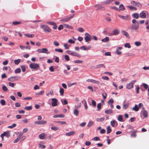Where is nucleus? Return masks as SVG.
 Returning <instances> with one entry per match:
<instances>
[{"label":"nucleus","instance_id":"nucleus-1","mask_svg":"<svg viewBox=\"0 0 149 149\" xmlns=\"http://www.w3.org/2000/svg\"><path fill=\"white\" fill-rule=\"evenodd\" d=\"M40 27L43 30V31L45 32H50L51 29L46 25H42L40 26Z\"/></svg>","mask_w":149,"mask_h":149},{"label":"nucleus","instance_id":"nucleus-2","mask_svg":"<svg viewBox=\"0 0 149 149\" xmlns=\"http://www.w3.org/2000/svg\"><path fill=\"white\" fill-rule=\"evenodd\" d=\"M66 52H67L68 54L72 56H76L78 57H81V56L79 54L74 51L67 50Z\"/></svg>","mask_w":149,"mask_h":149},{"label":"nucleus","instance_id":"nucleus-3","mask_svg":"<svg viewBox=\"0 0 149 149\" xmlns=\"http://www.w3.org/2000/svg\"><path fill=\"white\" fill-rule=\"evenodd\" d=\"M85 37H84V39L85 42H86L90 41L92 39V37L91 36L87 33L85 34Z\"/></svg>","mask_w":149,"mask_h":149},{"label":"nucleus","instance_id":"nucleus-4","mask_svg":"<svg viewBox=\"0 0 149 149\" xmlns=\"http://www.w3.org/2000/svg\"><path fill=\"white\" fill-rule=\"evenodd\" d=\"M136 82V80H132L130 82L127 84L126 85V88L129 89H130L133 87V86L135 83Z\"/></svg>","mask_w":149,"mask_h":149},{"label":"nucleus","instance_id":"nucleus-5","mask_svg":"<svg viewBox=\"0 0 149 149\" xmlns=\"http://www.w3.org/2000/svg\"><path fill=\"white\" fill-rule=\"evenodd\" d=\"M39 65L37 63H32L29 65L30 68L31 69H34L35 70H37V68L39 67Z\"/></svg>","mask_w":149,"mask_h":149},{"label":"nucleus","instance_id":"nucleus-6","mask_svg":"<svg viewBox=\"0 0 149 149\" xmlns=\"http://www.w3.org/2000/svg\"><path fill=\"white\" fill-rule=\"evenodd\" d=\"M131 3L133 6H136L139 7V8H141L142 6L139 3L137 2L134 1H131Z\"/></svg>","mask_w":149,"mask_h":149},{"label":"nucleus","instance_id":"nucleus-7","mask_svg":"<svg viewBox=\"0 0 149 149\" xmlns=\"http://www.w3.org/2000/svg\"><path fill=\"white\" fill-rule=\"evenodd\" d=\"M74 14H73L72 16H71L67 17L66 18H65L64 19H61L60 20V21L61 22H67L69 21L70 20V19L74 17Z\"/></svg>","mask_w":149,"mask_h":149},{"label":"nucleus","instance_id":"nucleus-8","mask_svg":"<svg viewBox=\"0 0 149 149\" xmlns=\"http://www.w3.org/2000/svg\"><path fill=\"white\" fill-rule=\"evenodd\" d=\"M139 23L137 22V24H134L132 25L131 29L132 30H136L139 29Z\"/></svg>","mask_w":149,"mask_h":149},{"label":"nucleus","instance_id":"nucleus-9","mask_svg":"<svg viewBox=\"0 0 149 149\" xmlns=\"http://www.w3.org/2000/svg\"><path fill=\"white\" fill-rule=\"evenodd\" d=\"M52 105L53 107H55L57 105V102H58L57 99L55 98H52Z\"/></svg>","mask_w":149,"mask_h":149},{"label":"nucleus","instance_id":"nucleus-10","mask_svg":"<svg viewBox=\"0 0 149 149\" xmlns=\"http://www.w3.org/2000/svg\"><path fill=\"white\" fill-rule=\"evenodd\" d=\"M47 122L45 120H41L39 121H36L34 122L35 124L39 125H42L45 124Z\"/></svg>","mask_w":149,"mask_h":149},{"label":"nucleus","instance_id":"nucleus-11","mask_svg":"<svg viewBox=\"0 0 149 149\" xmlns=\"http://www.w3.org/2000/svg\"><path fill=\"white\" fill-rule=\"evenodd\" d=\"M111 125L113 127H116L117 126V122L115 120H113L111 122Z\"/></svg>","mask_w":149,"mask_h":149},{"label":"nucleus","instance_id":"nucleus-12","mask_svg":"<svg viewBox=\"0 0 149 149\" xmlns=\"http://www.w3.org/2000/svg\"><path fill=\"white\" fill-rule=\"evenodd\" d=\"M17 76H13L9 78L8 80V81H10L14 82L16 80H17L18 79H16V78L17 77Z\"/></svg>","mask_w":149,"mask_h":149},{"label":"nucleus","instance_id":"nucleus-13","mask_svg":"<svg viewBox=\"0 0 149 149\" xmlns=\"http://www.w3.org/2000/svg\"><path fill=\"white\" fill-rule=\"evenodd\" d=\"M93 67L94 68V69H96L102 67H104V68H105V66L104 64H102L97 65Z\"/></svg>","mask_w":149,"mask_h":149},{"label":"nucleus","instance_id":"nucleus-14","mask_svg":"<svg viewBox=\"0 0 149 149\" xmlns=\"http://www.w3.org/2000/svg\"><path fill=\"white\" fill-rule=\"evenodd\" d=\"M142 85L143 86L144 88L145 89H147L148 88V95H149V86H148V85L145 83H143Z\"/></svg>","mask_w":149,"mask_h":149},{"label":"nucleus","instance_id":"nucleus-15","mask_svg":"<svg viewBox=\"0 0 149 149\" xmlns=\"http://www.w3.org/2000/svg\"><path fill=\"white\" fill-rule=\"evenodd\" d=\"M143 110L141 111V112L142 113L143 116L146 118L148 116V112L147 111L145 110H143L144 109V108H143Z\"/></svg>","mask_w":149,"mask_h":149},{"label":"nucleus","instance_id":"nucleus-16","mask_svg":"<svg viewBox=\"0 0 149 149\" xmlns=\"http://www.w3.org/2000/svg\"><path fill=\"white\" fill-rule=\"evenodd\" d=\"M120 33L119 30L118 29H116L113 30V33L114 36H116L118 35Z\"/></svg>","mask_w":149,"mask_h":149},{"label":"nucleus","instance_id":"nucleus-17","mask_svg":"<svg viewBox=\"0 0 149 149\" xmlns=\"http://www.w3.org/2000/svg\"><path fill=\"white\" fill-rule=\"evenodd\" d=\"M22 134L21 133L19 134V135L17 136V138L14 141V143H16L20 139L21 137L22 136Z\"/></svg>","mask_w":149,"mask_h":149},{"label":"nucleus","instance_id":"nucleus-18","mask_svg":"<svg viewBox=\"0 0 149 149\" xmlns=\"http://www.w3.org/2000/svg\"><path fill=\"white\" fill-rule=\"evenodd\" d=\"M121 33L122 34L125 35L127 38H129L130 37L128 33L126 31L124 30L122 31Z\"/></svg>","mask_w":149,"mask_h":149},{"label":"nucleus","instance_id":"nucleus-19","mask_svg":"<svg viewBox=\"0 0 149 149\" xmlns=\"http://www.w3.org/2000/svg\"><path fill=\"white\" fill-rule=\"evenodd\" d=\"M140 17L143 18H145L146 17V13L143 11H142L140 14Z\"/></svg>","mask_w":149,"mask_h":149},{"label":"nucleus","instance_id":"nucleus-20","mask_svg":"<svg viewBox=\"0 0 149 149\" xmlns=\"http://www.w3.org/2000/svg\"><path fill=\"white\" fill-rule=\"evenodd\" d=\"M127 7L131 11H132L133 10H137V8L136 7L132 6H127Z\"/></svg>","mask_w":149,"mask_h":149},{"label":"nucleus","instance_id":"nucleus-21","mask_svg":"<svg viewBox=\"0 0 149 149\" xmlns=\"http://www.w3.org/2000/svg\"><path fill=\"white\" fill-rule=\"evenodd\" d=\"M75 134V132L74 131H70L68 133H67L65 135L67 136H70L74 135Z\"/></svg>","mask_w":149,"mask_h":149},{"label":"nucleus","instance_id":"nucleus-22","mask_svg":"<svg viewBox=\"0 0 149 149\" xmlns=\"http://www.w3.org/2000/svg\"><path fill=\"white\" fill-rule=\"evenodd\" d=\"M74 114L76 116H78L79 113V111L77 109H75L74 110Z\"/></svg>","mask_w":149,"mask_h":149},{"label":"nucleus","instance_id":"nucleus-23","mask_svg":"<svg viewBox=\"0 0 149 149\" xmlns=\"http://www.w3.org/2000/svg\"><path fill=\"white\" fill-rule=\"evenodd\" d=\"M114 0H107L106 1L103 2L102 3L104 5L110 3Z\"/></svg>","mask_w":149,"mask_h":149},{"label":"nucleus","instance_id":"nucleus-24","mask_svg":"<svg viewBox=\"0 0 149 149\" xmlns=\"http://www.w3.org/2000/svg\"><path fill=\"white\" fill-rule=\"evenodd\" d=\"M4 136H6L7 138H9L10 136V132L9 131L4 132Z\"/></svg>","mask_w":149,"mask_h":149},{"label":"nucleus","instance_id":"nucleus-25","mask_svg":"<svg viewBox=\"0 0 149 149\" xmlns=\"http://www.w3.org/2000/svg\"><path fill=\"white\" fill-rule=\"evenodd\" d=\"M113 112V110L112 109L106 110L105 111V113L107 114L112 113Z\"/></svg>","mask_w":149,"mask_h":149},{"label":"nucleus","instance_id":"nucleus-26","mask_svg":"<svg viewBox=\"0 0 149 149\" xmlns=\"http://www.w3.org/2000/svg\"><path fill=\"white\" fill-rule=\"evenodd\" d=\"M45 133H43L40 134L39 135V138L41 139H44L45 138Z\"/></svg>","mask_w":149,"mask_h":149},{"label":"nucleus","instance_id":"nucleus-27","mask_svg":"<svg viewBox=\"0 0 149 149\" xmlns=\"http://www.w3.org/2000/svg\"><path fill=\"white\" fill-rule=\"evenodd\" d=\"M81 102L83 104H84L85 107V109H87L88 107H87V104H86V100H82L81 101Z\"/></svg>","mask_w":149,"mask_h":149},{"label":"nucleus","instance_id":"nucleus-28","mask_svg":"<svg viewBox=\"0 0 149 149\" xmlns=\"http://www.w3.org/2000/svg\"><path fill=\"white\" fill-rule=\"evenodd\" d=\"M109 38L108 37H106L105 38L101 39V41L104 42H107L109 40Z\"/></svg>","mask_w":149,"mask_h":149},{"label":"nucleus","instance_id":"nucleus-29","mask_svg":"<svg viewBox=\"0 0 149 149\" xmlns=\"http://www.w3.org/2000/svg\"><path fill=\"white\" fill-rule=\"evenodd\" d=\"M47 51L48 50L47 48H43L42 49V53H46L47 54H49V52Z\"/></svg>","mask_w":149,"mask_h":149},{"label":"nucleus","instance_id":"nucleus-30","mask_svg":"<svg viewBox=\"0 0 149 149\" xmlns=\"http://www.w3.org/2000/svg\"><path fill=\"white\" fill-rule=\"evenodd\" d=\"M107 133L108 134L110 133L112 131L111 127L110 126H108L107 128Z\"/></svg>","mask_w":149,"mask_h":149},{"label":"nucleus","instance_id":"nucleus-31","mask_svg":"<svg viewBox=\"0 0 149 149\" xmlns=\"http://www.w3.org/2000/svg\"><path fill=\"white\" fill-rule=\"evenodd\" d=\"M95 7H97V8L96 9V11H97L99 10L101 8L102 6L100 4H96L94 6Z\"/></svg>","mask_w":149,"mask_h":149},{"label":"nucleus","instance_id":"nucleus-32","mask_svg":"<svg viewBox=\"0 0 149 149\" xmlns=\"http://www.w3.org/2000/svg\"><path fill=\"white\" fill-rule=\"evenodd\" d=\"M118 16L120 18H122L123 19L127 20V17L121 15H118Z\"/></svg>","mask_w":149,"mask_h":149},{"label":"nucleus","instance_id":"nucleus-33","mask_svg":"<svg viewBox=\"0 0 149 149\" xmlns=\"http://www.w3.org/2000/svg\"><path fill=\"white\" fill-rule=\"evenodd\" d=\"M139 108L138 107L137 105L136 104L135 105L134 107L132 109L133 110H134L136 111H137L139 110Z\"/></svg>","mask_w":149,"mask_h":149},{"label":"nucleus","instance_id":"nucleus-34","mask_svg":"<svg viewBox=\"0 0 149 149\" xmlns=\"http://www.w3.org/2000/svg\"><path fill=\"white\" fill-rule=\"evenodd\" d=\"M64 26L65 27L68 28L70 29H73V28L72 27L70 26L68 24H64Z\"/></svg>","mask_w":149,"mask_h":149},{"label":"nucleus","instance_id":"nucleus-35","mask_svg":"<svg viewBox=\"0 0 149 149\" xmlns=\"http://www.w3.org/2000/svg\"><path fill=\"white\" fill-rule=\"evenodd\" d=\"M132 16L134 18L137 19L139 17V14L137 13H134L132 15Z\"/></svg>","mask_w":149,"mask_h":149},{"label":"nucleus","instance_id":"nucleus-36","mask_svg":"<svg viewBox=\"0 0 149 149\" xmlns=\"http://www.w3.org/2000/svg\"><path fill=\"white\" fill-rule=\"evenodd\" d=\"M120 9L118 11H120V10H125V8L123 6V5L122 4H120L119 6Z\"/></svg>","mask_w":149,"mask_h":149},{"label":"nucleus","instance_id":"nucleus-37","mask_svg":"<svg viewBox=\"0 0 149 149\" xmlns=\"http://www.w3.org/2000/svg\"><path fill=\"white\" fill-rule=\"evenodd\" d=\"M59 92L60 93V95L61 96L63 95L64 93V90L62 88H60L59 91Z\"/></svg>","mask_w":149,"mask_h":149},{"label":"nucleus","instance_id":"nucleus-38","mask_svg":"<svg viewBox=\"0 0 149 149\" xmlns=\"http://www.w3.org/2000/svg\"><path fill=\"white\" fill-rule=\"evenodd\" d=\"M24 36L29 38H33L35 36L33 34H24Z\"/></svg>","mask_w":149,"mask_h":149},{"label":"nucleus","instance_id":"nucleus-39","mask_svg":"<svg viewBox=\"0 0 149 149\" xmlns=\"http://www.w3.org/2000/svg\"><path fill=\"white\" fill-rule=\"evenodd\" d=\"M24 109L27 110H31L32 109V107L31 106H27L24 107Z\"/></svg>","mask_w":149,"mask_h":149},{"label":"nucleus","instance_id":"nucleus-40","mask_svg":"<svg viewBox=\"0 0 149 149\" xmlns=\"http://www.w3.org/2000/svg\"><path fill=\"white\" fill-rule=\"evenodd\" d=\"M61 101L63 105H66L68 104V102L66 100H63H63H61Z\"/></svg>","mask_w":149,"mask_h":149},{"label":"nucleus","instance_id":"nucleus-41","mask_svg":"<svg viewBox=\"0 0 149 149\" xmlns=\"http://www.w3.org/2000/svg\"><path fill=\"white\" fill-rule=\"evenodd\" d=\"M2 89L3 90L4 92H7L8 91V89L6 86H3L2 87Z\"/></svg>","mask_w":149,"mask_h":149},{"label":"nucleus","instance_id":"nucleus-42","mask_svg":"<svg viewBox=\"0 0 149 149\" xmlns=\"http://www.w3.org/2000/svg\"><path fill=\"white\" fill-rule=\"evenodd\" d=\"M73 62L75 63H81L83 62L82 61L79 60H75Z\"/></svg>","mask_w":149,"mask_h":149},{"label":"nucleus","instance_id":"nucleus-43","mask_svg":"<svg viewBox=\"0 0 149 149\" xmlns=\"http://www.w3.org/2000/svg\"><path fill=\"white\" fill-rule=\"evenodd\" d=\"M137 132V131L134 130L133 132V133L131 134V136L134 137H135L136 136V134H135L136 132Z\"/></svg>","mask_w":149,"mask_h":149},{"label":"nucleus","instance_id":"nucleus-44","mask_svg":"<svg viewBox=\"0 0 149 149\" xmlns=\"http://www.w3.org/2000/svg\"><path fill=\"white\" fill-rule=\"evenodd\" d=\"M20 62V60L19 59H17L14 61V63L16 65H18Z\"/></svg>","mask_w":149,"mask_h":149},{"label":"nucleus","instance_id":"nucleus-45","mask_svg":"<svg viewBox=\"0 0 149 149\" xmlns=\"http://www.w3.org/2000/svg\"><path fill=\"white\" fill-rule=\"evenodd\" d=\"M57 123L61 124L62 125L65 124H66V122L65 121H58L56 122Z\"/></svg>","mask_w":149,"mask_h":149},{"label":"nucleus","instance_id":"nucleus-46","mask_svg":"<svg viewBox=\"0 0 149 149\" xmlns=\"http://www.w3.org/2000/svg\"><path fill=\"white\" fill-rule=\"evenodd\" d=\"M123 119L122 116L121 115H119L118 118V120L121 122L123 121Z\"/></svg>","mask_w":149,"mask_h":149},{"label":"nucleus","instance_id":"nucleus-47","mask_svg":"<svg viewBox=\"0 0 149 149\" xmlns=\"http://www.w3.org/2000/svg\"><path fill=\"white\" fill-rule=\"evenodd\" d=\"M56 52H58L60 53H62L63 52V50L61 49H57L56 48L55 49Z\"/></svg>","mask_w":149,"mask_h":149},{"label":"nucleus","instance_id":"nucleus-48","mask_svg":"<svg viewBox=\"0 0 149 149\" xmlns=\"http://www.w3.org/2000/svg\"><path fill=\"white\" fill-rule=\"evenodd\" d=\"M16 126V124L15 123H13L12 125L9 126L8 127L9 128L12 129L14 127H15Z\"/></svg>","mask_w":149,"mask_h":149},{"label":"nucleus","instance_id":"nucleus-49","mask_svg":"<svg viewBox=\"0 0 149 149\" xmlns=\"http://www.w3.org/2000/svg\"><path fill=\"white\" fill-rule=\"evenodd\" d=\"M21 72V70L19 68L16 69L15 71V73H19Z\"/></svg>","mask_w":149,"mask_h":149},{"label":"nucleus","instance_id":"nucleus-50","mask_svg":"<svg viewBox=\"0 0 149 149\" xmlns=\"http://www.w3.org/2000/svg\"><path fill=\"white\" fill-rule=\"evenodd\" d=\"M93 83L95 84H100V82L98 81H97L93 79Z\"/></svg>","mask_w":149,"mask_h":149},{"label":"nucleus","instance_id":"nucleus-51","mask_svg":"<svg viewBox=\"0 0 149 149\" xmlns=\"http://www.w3.org/2000/svg\"><path fill=\"white\" fill-rule=\"evenodd\" d=\"M134 44L136 46H139L141 45V43L140 42L136 41L135 42Z\"/></svg>","mask_w":149,"mask_h":149},{"label":"nucleus","instance_id":"nucleus-52","mask_svg":"<svg viewBox=\"0 0 149 149\" xmlns=\"http://www.w3.org/2000/svg\"><path fill=\"white\" fill-rule=\"evenodd\" d=\"M113 99L111 98L110 99L109 101L108 102V104H113Z\"/></svg>","mask_w":149,"mask_h":149},{"label":"nucleus","instance_id":"nucleus-53","mask_svg":"<svg viewBox=\"0 0 149 149\" xmlns=\"http://www.w3.org/2000/svg\"><path fill=\"white\" fill-rule=\"evenodd\" d=\"M92 140L95 141H100V139L98 137H95L92 139Z\"/></svg>","mask_w":149,"mask_h":149},{"label":"nucleus","instance_id":"nucleus-54","mask_svg":"<svg viewBox=\"0 0 149 149\" xmlns=\"http://www.w3.org/2000/svg\"><path fill=\"white\" fill-rule=\"evenodd\" d=\"M124 46L125 47L130 48L131 47V46L129 43H126L125 44Z\"/></svg>","mask_w":149,"mask_h":149},{"label":"nucleus","instance_id":"nucleus-55","mask_svg":"<svg viewBox=\"0 0 149 149\" xmlns=\"http://www.w3.org/2000/svg\"><path fill=\"white\" fill-rule=\"evenodd\" d=\"M63 46L65 49H68L69 48V46H68L67 44L64 43Z\"/></svg>","mask_w":149,"mask_h":149},{"label":"nucleus","instance_id":"nucleus-56","mask_svg":"<svg viewBox=\"0 0 149 149\" xmlns=\"http://www.w3.org/2000/svg\"><path fill=\"white\" fill-rule=\"evenodd\" d=\"M0 103L2 105L5 104L6 102L4 100H1L0 101Z\"/></svg>","mask_w":149,"mask_h":149},{"label":"nucleus","instance_id":"nucleus-57","mask_svg":"<svg viewBox=\"0 0 149 149\" xmlns=\"http://www.w3.org/2000/svg\"><path fill=\"white\" fill-rule=\"evenodd\" d=\"M93 122L92 121L89 122L87 125L88 127H91L93 125Z\"/></svg>","mask_w":149,"mask_h":149},{"label":"nucleus","instance_id":"nucleus-58","mask_svg":"<svg viewBox=\"0 0 149 149\" xmlns=\"http://www.w3.org/2000/svg\"><path fill=\"white\" fill-rule=\"evenodd\" d=\"M101 104L100 103H99L97 104V108L98 109V110L99 111L101 108Z\"/></svg>","mask_w":149,"mask_h":149},{"label":"nucleus","instance_id":"nucleus-59","mask_svg":"<svg viewBox=\"0 0 149 149\" xmlns=\"http://www.w3.org/2000/svg\"><path fill=\"white\" fill-rule=\"evenodd\" d=\"M21 23V22H13V24L15 25H16L17 24H19Z\"/></svg>","mask_w":149,"mask_h":149},{"label":"nucleus","instance_id":"nucleus-60","mask_svg":"<svg viewBox=\"0 0 149 149\" xmlns=\"http://www.w3.org/2000/svg\"><path fill=\"white\" fill-rule=\"evenodd\" d=\"M51 129L52 130L56 131L58 129V128L54 126L51 127Z\"/></svg>","mask_w":149,"mask_h":149},{"label":"nucleus","instance_id":"nucleus-61","mask_svg":"<svg viewBox=\"0 0 149 149\" xmlns=\"http://www.w3.org/2000/svg\"><path fill=\"white\" fill-rule=\"evenodd\" d=\"M8 84L9 86H10L12 87H14L15 84L14 83L10 82L8 83Z\"/></svg>","mask_w":149,"mask_h":149},{"label":"nucleus","instance_id":"nucleus-62","mask_svg":"<svg viewBox=\"0 0 149 149\" xmlns=\"http://www.w3.org/2000/svg\"><path fill=\"white\" fill-rule=\"evenodd\" d=\"M102 78L104 80H108L109 79V77L107 76H102Z\"/></svg>","mask_w":149,"mask_h":149},{"label":"nucleus","instance_id":"nucleus-63","mask_svg":"<svg viewBox=\"0 0 149 149\" xmlns=\"http://www.w3.org/2000/svg\"><path fill=\"white\" fill-rule=\"evenodd\" d=\"M65 58L67 61H69L70 60V58L68 55H65Z\"/></svg>","mask_w":149,"mask_h":149},{"label":"nucleus","instance_id":"nucleus-64","mask_svg":"<svg viewBox=\"0 0 149 149\" xmlns=\"http://www.w3.org/2000/svg\"><path fill=\"white\" fill-rule=\"evenodd\" d=\"M53 44L54 45L58 46L59 45V43L56 41H54L53 42Z\"/></svg>","mask_w":149,"mask_h":149}]
</instances>
